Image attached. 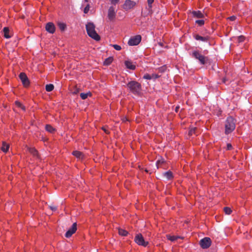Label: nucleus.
<instances>
[{
    "label": "nucleus",
    "mask_w": 252,
    "mask_h": 252,
    "mask_svg": "<svg viewBox=\"0 0 252 252\" xmlns=\"http://www.w3.org/2000/svg\"><path fill=\"white\" fill-rule=\"evenodd\" d=\"M143 78L144 79H148V80H151V79H153L152 75H150V74H145Z\"/></svg>",
    "instance_id": "c9c22d12"
},
{
    "label": "nucleus",
    "mask_w": 252,
    "mask_h": 252,
    "mask_svg": "<svg viewBox=\"0 0 252 252\" xmlns=\"http://www.w3.org/2000/svg\"><path fill=\"white\" fill-rule=\"evenodd\" d=\"M112 46L114 47V48L117 50L120 51L121 50L122 48L120 45H117V44H114L112 45Z\"/></svg>",
    "instance_id": "f704fd0d"
},
{
    "label": "nucleus",
    "mask_w": 252,
    "mask_h": 252,
    "mask_svg": "<svg viewBox=\"0 0 252 252\" xmlns=\"http://www.w3.org/2000/svg\"><path fill=\"white\" fill-rule=\"evenodd\" d=\"M154 0H147L148 5L150 8L152 7V4L154 2Z\"/></svg>",
    "instance_id": "4c0bfd02"
},
{
    "label": "nucleus",
    "mask_w": 252,
    "mask_h": 252,
    "mask_svg": "<svg viewBox=\"0 0 252 252\" xmlns=\"http://www.w3.org/2000/svg\"><path fill=\"white\" fill-rule=\"evenodd\" d=\"M129 91L135 95H138L142 90L141 85L135 81H131L127 84Z\"/></svg>",
    "instance_id": "f257e3e1"
},
{
    "label": "nucleus",
    "mask_w": 252,
    "mask_h": 252,
    "mask_svg": "<svg viewBox=\"0 0 252 252\" xmlns=\"http://www.w3.org/2000/svg\"><path fill=\"white\" fill-rule=\"evenodd\" d=\"M50 208L52 211H54L57 210V207L56 206H50Z\"/></svg>",
    "instance_id": "79ce46f5"
},
{
    "label": "nucleus",
    "mask_w": 252,
    "mask_h": 252,
    "mask_svg": "<svg viewBox=\"0 0 252 252\" xmlns=\"http://www.w3.org/2000/svg\"><path fill=\"white\" fill-rule=\"evenodd\" d=\"M80 97L82 99H86L88 96H91L92 94L90 92H88L87 93H81Z\"/></svg>",
    "instance_id": "4be33fe9"
},
{
    "label": "nucleus",
    "mask_w": 252,
    "mask_h": 252,
    "mask_svg": "<svg viewBox=\"0 0 252 252\" xmlns=\"http://www.w3.org/2000/svg\"><path fill=\"white\" fill-rule=\"evenodd\" d=\"M141 41V36L140 35H136L132 36L128 41V44L129 46H135L139 44Z\"/></svg>",
    "instance_id": "423d86ee"
},
{
    "label": "nucleus",
    "mask_w": 252,
    "mask_h": 252,
    "mask_svg": "<svg viewBox=\"0 0 252 252\" xmlns=\"http://www.w3.org/2000/svg\"><path fill=\"white\" fill-rule=\"evenodd\" d=\"M164 163V160H158L157 161V166L158 168L161 167L162 164Z\"/></svg>",
    "instance_id": "7c9ffc66"
},
{
    "label": "nucleus",
    "mask_w": 252,
    "mask_h": 252,
    "mask_svg": "<svg viewBox=\"0 0 252 252\" xmlns=\"http://www.w3.org/2000/svg\"><path fill=\"white\" fill-rule=\"evenodd\" d=\"M211 240L209 237H205L200 241L199 244L201 247L203 249H207L211 245Z\"/></svg>",
    "instance_id": "6e6552de"
},
{
    "label": "nucleus",
    "mask_w": 252,
    "mask_h": 252,
    "mask_svg": "<svg viewBox=\"0 0 252 252\" xmlns=\"http://www.w3.org/2000/svg\"><path fill=\"white\" fill-rule=\"evenodd\" d=\"M19 78L21 80L23 85L25 87H28L30 85L29 80L27 76V75L24 73L22 72L19 75Z\"/></svg>",
    "instance_id": "9d476101"
},
{
    "label": "nucleus",
    "mask_w": 252,
    "mask_h": 252,
    "mask_svg": "<svg viewBox=\"0 0 252 252\" xmlns=\"http://www.w3.org/2000/svg\"><path fill=\"white\" fill-rule=\"evenodd\" d=\"M192 14L193 17L197 18H203L204 17V14L200 11H193Z\"/></svg>",
    "instance_id": "4468645a"
},
{
    "label": "nucleus",
    "mask_w": 252,
    "mask_h": 252,
    "mask_svg": "<svg viewBox=\"0 0 252 252\" xmlns=\"http://www.w3.org/2000/svg\"><path fill=\"white\" fill-rule=\"evenodd\" d=\"M232 146L231 144L228 143L227 144V149L228 150H230L232 149Z\"/></svg>",
    "instance_id": "ea45409f"
},
{
    "label": "nucleus",
    "mask_w": 252,
    "mask_h": 252,
    "mask_svg": "<svg viewBox=\"0 0 252 252\" xmlns=\"http://www.w3.org/2000/svg\"><path fill=\"white\" fill-rule=\"evenodd\" d=\"M28 151L33 157L39 158L38 152L34 148H29Z\"/></svg>",
    "instance_id": "2eb2a0df"
},
{
    "label": "nucleus",
    "mask_w": 252,
    "mask_h": 252,
    "mask_svg": "<svg viewBox=\"0 0 252 252\" xmlns=\"http://www.w3.org/2000/svg\"><path fill=\"white\" fill-rule=\"evenodd\" d=\"M54 88V85L53 84H50L46 85L45 89L47 92H51L53 90Z\"/></svg>",
    "instance_id": "a878e982"
},
{
    "label": "nucleus",
    "mask_w": 252,
    "mask_h": 252,
    "mask_svg": "<svg viewBox=\"0 0 252 252\" xmlns=\"http://www.w3.org/2000/svg\"><path fill=\"white\" fill-rule=\"evenodd\" d=\"M245 40V37L244 36H239L238 37V42H243Z\"/></svg>",
    "instance_id": "e433bc0d"
},
{
    "label": "nucleus",
    "mask_w": 252,
    "mask_h": 252,
    "mask_svg": "<svg viewBox=\"0 0 252 252\" xmlns=\"http://www.w3.org/2000/svg\"><path fill=\"white\" fill-rule=\"evenodd\" d=\"M90 5L89 4H88L84 9V13L87 14L88 13V12L90 10Z\"/></svg>",
    "instance_id": "72a5a7b5"
},
{
    "label": "nucleus",
    "mask_w": 252,
    "mask_h": 252,
    "mask_svg": "<svg viewBox=\"0 0 252 252\" xmlns=\"http://www.w3.org/2000/svg\"><path fill=\"white\" fill-rule=\"evenodd\" d=\"M164 176L167 179L170 180L173 178V174L171 171H167L164 173Z\"/></svg>",
    "instance_id": "cd10ccee"
},
{
    "label": "nucleus",
    "mask_w": 252,
    "mask_h": 252,
    "mask_svg": "<svg viewBox=\"0 0 252 252\" xmlns=\"http://www.w3.org/2000/svg\"><path fill=\"white\" fill-rule=\"evenodd\" d=\"M166 238L168 240H170L171 241H175L177 240L179 238H181V237L177 236H171L170 235H166Z\"/></svg>",
    "instance_id": "aec40b11"
},
{
    "label": "nucleus",
    "mask_w": 252,
    "mask_h": 252,
    "mask_svg": "<svg viewBox=\"0 0 252 252\" xmlns=\"http://www.w3.org/2000/svg\"><path fill=\"white\" fill-rule=\"evenodd\" d=\"M58 25L59 29L62 31H64L66 28V24L63 23H59Z\"/></svg>",
    "instance_id": "393cba45"
},
{
    "label": "nucleus",
    "mask_w": 252,
    "mask_h": 252,
    "mask_svg": "<svg viewBox=\"0 0 252 252\" xmlns=\"http://www.w3.org/2000/svg\"><path fill=\"white\" fill-rule=\"evenodd\" d=\"M192 56L195 59H197L201 64H205L208 61V59L207 57L202 55L199 51H195L192 53Z\"/></svg>",
    "instance_id": "20e7f679"
},
{
    "label": "nucleus",
    "mask_w": 252,
    "mask_h": 252,
    "mask_svg": "<svg viewBox=\"0 0 252 252\" xmlns=\"http://www.w3.org/2000/svg\"><path fill=\"white\" fill-rule=\"evenodd\" d=\"M119 234L120 235L126 236L127 235L128 232L126 230H124L123 229L119 228L118 230Z\"/></svg>",
    "instance_id": "b1692460"
},
{
    "label": "nucleus",
    "mask_w": 252,
    "mask_h": 252,
    "mask_svg": "<svg viewBox=\"0 0 252 252\" xmlns=\"http://www.w3.org/2000/svg\"><path fill=\"white\" fill-rule=\"evenodd\" d=\"M224 212L227 215H230L232 212L231 209L229 207H225L223 208Z\"/></svg>",
    "instance_id": "c756f323"
},
{
    "label": "nucleus",
    "mask_w": 252,
    "mask_h": 252,
    "mask_svg": "<svg viewBox=\"0 0 252 252\" xmlns=\"http://www.w3.org/2000/svg\"><path fill=\"white\" fill-rule=\"evenodd\" d=\"M101 129L104 131V132L106 133V134H109L110 133V131L108 129V127L106 126H103L102 127Z\"/></svg>",
    "instance_id": "473e14b6"
},
{
    "label": "nucleus",
    "mask_w": 252,
    "mask_h": 252,
    "mask_svg": "<svg viewBox=\"0 0 252 252\" xmlns=\"http://www.w3.org/2000/svg\"><path fill=\"white\" fill-rule=\"evenodd\" d=\"M86 30L89 36L96 41L100 40L99 35L95 30V26L93 23H88L86 26Z\"/></svg>",
    "instance_id": "f03ea898"
},
{
    "label": "nucleus",
    "mask_w": 252,
    "mask_h": 252,
    "mask_svg": "<svg viewBox=\"0 0 252 252\" xmlns=\"http://www.w3.org/2000/svg\"><path fill=\"white\" fill-rule=\"evenodd\" d=\"M122 120L123 122H125L126 121H127V119L126 118H124Z\"/></svg>",
    "instance_id": "a18cd8bd"
},
{
    "label": "nucleus",
    "mask_w": 252,
    "mask_h": 252,
    "mask_svg": "<svg viewBox=\"0 0 252 252\" xmlns=\"http://www.w3.org/2000/svg\"><path fill=\"white\" fill-rule=\"evenodd\" d=\"M136 5V2L133 0H126L123 5V8L126 10L133 9Z\"/></svg>",
    "instance_id": "0eeeda50"
},
{
    "label": "nucleus",
    "mask_w": 252,
    "mask_h": 252,
    "mask_svg": "<svg viewBox=\"0 0 252 252\" xmlns=\"http://www.w3.org/2000/svg\"><path fill=\"white\" fill-rule=\"evenodd\" d=\"M113 59L112 57H109L105 59V60L104 62V65H109L113 61Z\"/></svg>",
    "instance_id": "bb28decb"
},
{
    "label": "nucleus",
    "mask_w": 252,
    "mask_h": 252,
    "mask_svg": "<svg viewBox=\"0 0 252 252\" xmlns=\"http://www.w3.org/2000/svg\"><path fill=\"white\" fill-rule=\"evenodd\" d=\"M85 1L86 2H88V1H89V0H85Z\"/></svg>",
    "instance_id": "de8ad7c7"
},
{
    "label": "nucleus",
    "mask_w": 252,
    "mask_h": 252,
    "mask_svg": "<svg viewBox=\"0 0 252 252\" xmlns=\"http://www.w3.org/2000/svg\"><path fill=\"white\" fill-rule=\"evenodd\" d=\"M45 129L47 131L50 133H53L55 130V128L50 125H46Z\"/></svg>",
    "instance_id": "5701e85b"
},
{
    "label": "nucleus",
    "mask_w": 252,
    "mask_h": 252,
    "mask_svg": "<svg viewBox=\"0 0 252 252\" xmlns=\"http://www.w3.org/2000/svg\"><path fill=\"white\" fill-rule=\"evenodd\" d=\"M15 104L17 107L21 108L23 110H25V107L19 101H16Z\"/></svg>",
    "instance_id": "c85d7f7f"
},
{
    "label": "nucleus",
    "mask_w": 252,
    "mask_h": 252,
    "mask_svg": "<svg viewBox=\"0 0 252 252\" xmlns=\"http://www.w3.org/2000/svg\"><path fill=\"white\" fill-rule=\"evenodd\" d=\"M125 63L127 68L132 70H134L135 69V65L133 64L131 62L127 61L125 62Z\"/></svg>",
    "instance_id": "f3484780"
},
{
    "label": "nucleus",
    "mask_w": 252,
    "mask_h": 252,
    "mask_svg": "<svg viewBox=\"0 0 252 252\" xmlns=\"http://www.w3.org/2000/svg\"><path fill=\"white\" fill-rule=\"evenodd\" d=\"M72 154L75 157L79 159H82L83 158L84 155L83 153L80 151H75L72 152Z\"/></svg>",
    "instance_id": "a211bd4d"
},
{
    "label": "nucleus",
    "mask_w": 252,
    "mask_h": 252,
    "mask_svg": "<svg viewBox=\"0 0 252 252\" xmlns=\"http://www.w3.org/2000/svg\"><path fill=\"white\" fill-rule=\"evenodd\" d=\"M194 38L197 40H200L203 42H207L209 40V37L208 36H201L198 34H196L194 36Z\"/></svg>",
    "instance_id": "ddd939ff"
},
{
    "label": "nucleus",
    "mask_w": 252,
    "mask_h": 252,
    "mask_svg": "<svg viewBox=\"0 0 252 252\" xmlns=\"http://www.w3.org/2000/svg\"><path fill=\"white\" fill-rule=\"evenodd\" d=\"M134 241L138 245L144 247H146L148 244V242L144 240V237L141 233L136 234L134 238Z\"/></svg>",
    "instance_id": "39448f33"
},
{
    "label": "nucleus",
    "mask_w": 252,
    "mask_h": 252,
    "mask_svg": "<svg viewBox=\"0 0 252 252\" xmlns=\"http://www.w3.org/2000/svg\"><path fill=\"white\" fill-rule=\"evenodd\" d=\"M152 76L153 77V79H156V78H158L159 77V76L157 74H152Z\"/></svg>",
    "instance_id": "a19ab883"
},
{
    "label": "nucleus",
    "mask_w": 252,
    "mask_h": 252,
    "mask_svg": "<svg viewBox=\"0 0 252 252\" xmlns=\"http://www.w3.org/2000/svg\"><path fill=\"white\" fill-rule=\"evenodd\" d=\"M195 23L199 26H202L204 24V21L203 20H198L195 21Z\"/></svg>",
    "instance_id": "2f4dec72"
},
{
    "label": "nucleus",
    "mask_w": 252,
    "mask_h": 252,
    "mask_svg": "<svg viewBox=\"0 0 252 252\" xmlns=\"http://www.w3.org/2000/svg\"><path fill=\"white\" fill-rule=\"evenodd\" d=\"M222 82H223V83H226V79L225 78L223 79Z\"/></svg>",
    "instance_id": "c03bdc74"
},
{
    "label": "nucleus",
    "mask_w": 252,
    "mask_h": 252,
    "mask_svg": "<svg viewBox=\"0 0 252 252\" xmlns=\"http://www.w3.org/2000/svg\"><path fill=\"white\" fill-rule=\"evenodd\" d=\"M3 36L6 38H9L11 37V35L9 34V30L8 27H4L3 29Z\"/></svg>",
    "instance_id": "dca6fc26"
},
{
    "label": "nucleus",
    "mask_w": 252,
    "mask_h": 252,
    "mask_svg": "<svg viewBox=\"0 0 252 252\" xmlns=\"http://www.w3.org/2000/svg\"><path fill=\"white\" fill-rule=\"evenodd\" d=\"M178 108V107H177L176 108V111H177Z\"/></svg>",
    "instance_id": "49530a36"
},
{
    "label": "nucleus",
    "mask_w": 252,
    "mask_h": 252,
    "mask_svg": "<svg viewBox=\"0 0 252 252\" xmlns=\"http://www.w3.org/2000/svg\"><path fill=\"white\" fill-rule=\"evenodd\" d=\"M116 12L115 8L113 6H110L108 10L107 17L110 21H113L115 19Z\"/></svg>",
    "instance_id": "1a4fd4ad"
},
{
    "label": "nucleus",
    "mask_w": 252,
    "mask_h": 252,
    "mask_svg": "<svg viewBox=\"0 0 252 252\" xmlns=\"http://www.w3.org/2000/svg\"><path fill=\"white\" fill-rule=\"evenodd\" d=\"M45 29L48 32L50 33H54L55 32L56 28L53 23L49 22L46 24Z\"/></svg>",
    "instance_id": "f8f14e48"
},
{
    "label": "nucleus",
    "mask_w": 252,
    "mask_h": 252,
    "mask_svg": "<svg viewBox=\"0 0 252 252\" xmlns=\"http://www.w3.org/2000/svg\"><path fill=\"white\" fill-rule=\"evenodd\" d=\"M229 19L231 21H234L235 20L236 17L235 16H231L229 17Z\"/></svg>",
    "instance_id": "37998d69"
},
{
    "label": "nucleus",
    "mask_w": 252,
    "mask_h": 252,
    "mask_svg": "<svg viewBox=\"0 0 252 252\" xmlns=\"http://www.w3.org/2000/svg\"><path fill=\"white\" fill-rule=\"evenodd\" d=\"M9 148V145L8 144H7L6 143L3 142L1 148V150L3 152L6 153L8 151Z\"/></svg>",
    "instance_id": "6ab92c4d"
},
{
    "label": "nucleus",
    "mask_w": 252,
    "mask_h": 252,
    "mask_svg": "<svg viewBox=\"0 0 252 252\" xmlns=\"http://www.w3.org/2000/svg\"><path fill=\"white\" fill-rule=\"evenodd\" d=\"M197 128L195 127L190 128V129L189 132V136H191L193 134L197 135Z\"/></svg>",
    "instance_id": "412c9836"
},
{
    "label": "nucleus",
    "mask_w": 252,
    "mask_h": 252,
    "mask_svg": "<svg viewBox=\"0 0 252 252\" xmlns=\"http://www.w3.org/2000/svg\"><path fill=\"white\" fill-rule=\"evenodd\" d=\"M235 128V120L232 117L227 118L225 124V133L228 134L232 132Z\"/></svg>",
    "instance_id": "7ed1b4c3"
},
{
    "label": "nucleus",
    "mask_w": 252,
    "mask_h": 252,
    "mask_svg": "<svg viewBox=\"0 0 252 252\" xmlns=\"http://www.w3.org/2000/svg\"><path fill=\"white\" fill-rule=\"evenodd\" d=\"M77 230V224L76 222L74 223L71 227L69 228L65 233V237L67 238L70 237L74 234Z\"/></svg>",
    "instance_id": "9b49d317"
},
{
    "label": "nucleus",
    "mask_w": 252,
    "mask_h": 252,
    "mask_svg": "<svg viewBox=\"0 0 252 252\" xmlns=\"http://www.w3.org/2000/svg\"><path fill=\"white\" fill-rule=\"evenodd\" d=\"M111 3L113 5H116L119 2V0H110Z\"/></svg>",
    "instance_id": "58836bf2"
}]
</instances>
